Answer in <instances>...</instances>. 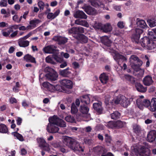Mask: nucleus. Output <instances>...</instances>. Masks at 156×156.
Returning <instances> with one entry per match:
<instances>
[{
	"label": "nucleus",
	"instance_id": "26",
	"mask_svg": "<svg viewBox=\"0 0 156 156\" xmlns=\"http://www.w3.org/2000/svg\"><path fill=\"white\" fill-rule=\"evenodd\" d=\"M74 151H78L83 152L84 151L83 148L80 146L79 143L76 141L73 146L72 148Z\"/></svg>",
	"mask_w": 156,
	"mask_h": 156
},
{
	"label": "nucleus",
	"instance_id": "28",
	"mask_svg": "<svg viewBox=\"0 0 156 156\" xmlns=\"http://www.w3.org/2000/svg\"><path fill=\"white\" fill-rule=\"evenodd\" d=\"M114 59L118 63L120 61L123 62L126 61L127 60L126 58L124 56L119 54L115 55L114 56Z\"/></svg>",
	"mask_w": 156,
	"mask_h": 156
},
{
	"label": "nucleus",
	"instance_id": "4",
	"mask_svg": "<svg viewBox=\"0 0 156 156\" xmlns=\"http://www.w3.org/2000/svg\"><path fill=\"white\" fill-rule=\"evenodd\" d=\"M152 42H153L150 40L149 37H144L142 38L140 40L141 46L143 47L147 48L150 50H152L153 48L152 46Z\"/></svg>",
	"mask_w": 156,
	"mask_h": 156
},
{
	"label": "nucleus",
	"instance_id": "23",
	"mask_svg": "<svg viewBox=\"0 0 156 156\" xmlns=\"http://www.w3.org/2000/svg\"><path fill=\"white\" fill-rule=\"evenodd\" d=\"M136 25L138 27L142 29L147 28V25L145 22L143 20H140L139 18H137Z\"/></svg>",
	"mask_w": 156,
	"mask_h": 156
},
{
	"label": "nucleus",
	"instance_id": "43",
	"mask_svg": "<svg viewBox=\"0 0 156 156\" xmlns=\"http://www.w3.org/2000/svg\"><path fill=\"white\" fill-rule=\"evenodd\" d=\"M78 111L77 106L74 103H73L71 106V113L73 114H75Z\"/></svg>",
	"mask_w": 156,
	"mask_h": 156
},
{
	"label": "nucleus",
	"instance_id": "37",
	"mask_svg": "<svg viewBox=\"0 0 156 156\" xmlns=\"http://www.w3.org/2000/svg\"><path fill=\"white\" fill-rule=\"evenodd\" d=\"M89 109L87 106L84 105H81L80 109V112L83 114H87L89 112Z\"/></svg>",
	"mask_w": 156,
	"mask_h": 156
},
{
	"label": "nucleus",
	"instance_id": "11",
	"mask_svg": "<svg viewBox=\"0 0 156 156\" xmlns=\"http://www.w3.org/2000/svg\"><path fill=\"white\" fill-rule=\"evenodd\" d=\"M54 60L57 62L61 63L60 67L61 68H64L67 66L66 61L64 60L63 57L60 56L54 55Z\"/></svg>",
	"mask_w": 156,
	"mask_h": 156
},
{
	"label": "nucleus",
	"instance_id": "33",
	"mask_svg": "<svg viewBox=\"0 0 156 156\" xmlns=\"http://www.w3.org/2000/svg\"><path fill=\"white\" fill-rule=\"evenodd\" d=\"M54 55L58 56L56 54H53L52 56H48L47 57L45 58L46 62L47 63H50L52 64L55 65L56 64V62L54 61L53 59Z\"/></svg>",
	"mask_w": 156,
	"mask_h": 156
},
{
	"label": "nucleus",
	"instance_id": "10",
	"mask_svg": "<svg viewBox=\"0 0 156 156\" xmlns=\"http://www.w3.org/2000/svg\"><path fill=\"white\" fill-rule=\"evenodd\" d=\"M60 83L63 88L71 89L73 87V82L69 80L63 79L61 80Z\"/></svg>",
	"mask_w": 156,
	"mask_h": 156
},
{
	"label": "nucleus",
	"instance_id": "6",
	"mask_svg": "<svg viewBox=\"0 0 156 156\" xmlns=\"http://www.w3.org/2000/svg\"><path fill=\"white\" fill-rule=\"evenodd\" d=\"M76 141L75 139L66 136L64 138L63 142L64 144L72 149Z\"/></svg>",
	"mask_w": 156,
	"mask_h": 156
},
{
	"label": "nucleus",
	"instance_id": "19",
	"mask_svg": "<svg viewBox=\"0 0 156 156\" xmlns=\"http://www.w3.org/2000/svg\"><path fill=\"white\" fill-rule=\"evenodd\" d=\"M56 85H52L48 82H44L43 83V86L44 87L46 88L47 90L51 92L53 91L55 88ZM57 87V85H56Z\"/></svg>",
	"mask_w": 156,
	"mask_h": 156
},
{
	"label": "nucleus",
	"instance_id": "32",
	"mask_svg": "<svg viewBox=\"0 0 156 156\" xmlns=\"http://www.w3.org/2000/svg\"><path fill=\"white\" fill-rule=\"evenodd\" d=\"M69 68L64 70H60L59 74L60 75L64 77H67L71 74V72L69 71Z\"/></svg>",
	"mask_w": 156,
	"mask_h": 156
},
{
	"label": "nucleus",
	"instance_id": "5",
	"mask_svg": "<svg viewBox=\"0 0 156 156\" xmlns=\"http://www.w3.org/2000/svg\"><path fill=\"white\" fill-rule=\"evenodd\" d=\"M37 140L38 144L39 147L42 150L45 151H49V144L44 138L42 137L38 138L37 139Z\"/></svg>",
	"mask_w": 156,
	"mask_h": 156
},
{
	"label": "nucleus",
	"instance_id": "25",
	"mask_svg": "<svg viewBox=\"0 0 156 156\" xmlns=\"http://www.w3.org/2000/svg\"><path fill=\"white\" fill-rule=\"evenodd\" d=\"M91 4L92 5L95 7H103L104 6L103 3L101 1L96 0H93L91 2Z\"/></svg>",
	"mask_w": 156,
	"mask_h": 156
},
{
	"label": "nucleus",
	"instance_id": "56",
	"mask_svg": "<svg viewBox=\"0 0 156 156\" xmlns=\"http://www.w3.org/2000/svg\"><path fill=\"white\" fill-rule=\"evenodd\" d=\"M76 32L79 33H84V28L82 27H76Z\"/></svg>",
	"mask_w": 156,
	"mask_h": 156
},
{
	"label": "nucleus",
	"instance_id": "1",
	"mask_svg": "<svg viewBox=\"0 0 156 156\" xmlns=\"http://www.w3.org/2000/svg\"><path fill=\"white\" fill-rule=\"evenodd\" d=\"M59 120L60 118L56 115H54L48 118L49 123L46 128V129L48 133H54L58 132L59 128L57 126Z\"/></svg>",
	"mask_w": 156,
	"mask_h": 156
},
{
	"label": "nucleus",
	"instance_id": "41",
	"mask_svg": "<svg viewBox=\"0 0 156 156\" xmlns=\"http://www.w3.org/2000/svg\"><path fill=\"white\" fill-rule=\"evenodd\" d=\"M65 119L66 121L69 122L74 123L76 122L74 117L71 115L66 117Z\"/></svg>",
	"mask_w": 156,
	"mask_h": 156
},
{
	"label": "nucleus",
	"instance_id": "34",
	"mask_svg": "<svg viewBox=\"0 0 156 156\" xmlns=\"http://www.w3.org/2000/svg\"><path fill=\"white\" fill-rule=\"evenodd\" d=\"M8 129L7 126L3 124H0V133H8Z\"/></svg>",
	"mask_w": 156,
	"mask_h": 156
},
{
	"label": "nucleus",
	"instance_id": "52",
	"mask_svg": "<svg viewBox=\"0 0 156 156\" xmlns=\"http://www.w3.org/2000/svg\"><path fill=\"white\" fill-rule=\"evenodd\" d=\"M135 101H136V105L139 108H140V107L142 106L143 101L141 98H136L135 99Z\"/></svg>",
	"mask_w": 156,
	"mask_h": 156
},
{
	"label": "nucleus",
	"instance_id": "48",
	"mask_svg": "<svg viewBox=\"0 0 156 156\" xmlns=\"http://www.w3.org/2000/svg\"><path fill=\"white\" fill-rule=\"evenodd\" d=\"M105 142L108 144H110L111 143L112 139L111 136L108 134H105Z\"/></svg>",
	"mask_w": 156,
	"mask_h": 156
},
{
	"label": "nucleus",
	"instance_id": "55",
	"mask_svg": "<svg viewBox=\"0 0 156 156\" xmlns=\"http://www.w3.org/2000/svg\"><path fill=\"white\" fill-rule=\"evenodd\" d=\"M69 33L70 34H72L73 36L74 37L73 34H79V33L76 32V27H72L69 30Z\"/></svg>",
	"mask_w": 156,
	"mask_h": 156
},
{
	"label": "nucleus",
	"instance_id": "15",
	"mask_svg": "<svg viewBox=\"0 0 156 156\" xmlns=\"http://www.w3.org/2000/svg\"><path fill=\"white\" fill-rule=\"evenodd\" d=\"M143 82L144 84L147 86H149L154 83L152 77L148 75L146 76L144 78Z\"/></svg>",
	"mask_w": 156,
	"mask_h": 156
},
{
	"label": "nucleus",
	"instance_id": "18",
	"mask_svg": "<svg viewBox=\"0 0 156 156\" xmlns=\"http://www.w3.org/2000/svg\"><path fill=\"white\" fill-rule=\"evenodd\" d=\"M134 85H135L137 90L139 92L144 93L147 91V87H144L140 83L136 82Z\"/></svg>",
	"mask_w": 156,
	"mask_h": 156
},
{
	"label": "nucleus",
	"instance_id": "22",
	"mask_svg": "<svg viewBox=\"0 0 156 156\" xmlns=\"http://www.w3.org/2000/svg\"><path fill=\"white\" fill-rule=\"evenodd\" d=\"M149 109L150 111L152 112H154L156 111V98H153L151 99Z\"/></svg>",
	"mask_w": 156,
	"mask_h": 156
},
{
	"label": "nucleus",
	"instance_id": "44",
	"mask_svg": "<svg viewBox=\"0 0 156 156\" xmlns=\"http://www.w3.org/2000/svg\"><path fill=\"white\" fill-rule=\"evenodd\" d=\"M135 99H136L135 97H134V96H132L131 98H130L129 100L127 101H126L125 100L123 103V105H129L130 104V102L133 101L134 102H135Z\"/></svg>",
	"mask_w": 156,
	"mask_h": 156
},
{
	"label": "nucleus",
	"instance_id": "53",
	"mask_svg": "<svg viewBox=\"0 0 156 156\" xmlns=\"http://www.w3.org/2000/svg\"><path fill=\"white\" fill-rule=\"evenodd\" d=\"M151 102L149 100L147 99H144L143 101V103L142 106H144L145 107H148L150 106Z\"/></svg>",
	"mask_w": 156,
	"mask_h": 156
},
{
	"label": "nucleus",
	"instance_id": "35",
	"mask_svg": "<svg viewBox=\"0 0 156 156\" xmlns=\"http://www.w3.org/2000/svg\"><path fill=\"white\" fill-rule=\"evenodd\" d=\"M121 116L120 113L118 111H115L111 114L112 119L116 120L119 119Z\"/></svg>",
	"mask_w": 156,
	"mask_h": 156
},
{
	"label": "nucleus",
	"instance_id": "21",
	"mask_svg": "<svg viewBox=\"0 0 156 156\" xmlns=\"http://www.w3.org/2000/svg\"><path fill=\"white\" fill-rule=\"evenodd\" d=\"M23 58L27 62L36 63L35 58L29 54L25 55L24 56Z\"/></svg>",
	"mask_w": 156,
	"mask_h": 156
},
{
	"label": "nucleus",
	"instance_id": "16",
	"mask_svg": "<svg viewBox=\"0 0 156 156\" xmlns=\"http://www.w3.org/2000/svg\"><path fill=\"white\" fill-rule=\"evenodd\" d=\"M93 108L94 110L99 114H101L103 111V108L101 102L94 103L93 104Z\"/></svg>",
	"mask_w": 156,
	"mask_h": 156
},
{
	"label": "nucleus",
	"instance_id": "12",
	"mask_svg": "<svg viewBox=\"0 0 156 156\" xmlns=\"http://www.w3.org/2000/svg\"><path fill=\"white\" fill-rule=\"evenodd\" d=\"M53 40L57 41L59 45L64 44L68 41V39L66 37L60 36H55L53 37Z\"/></svg>",
	"mask_w": 156,
	"mask_h": 156
},
{
	"label": "nucleus",
	"instance_id": "14",
	"mask_svg": "<svg viewBox=\"0 0 156 156\" xmlns=\"http://www.w3.org/2000/svg\"><path fill=\"white\" fill-rule=\"evenodd\" d=\"M156 138V131L152 130L150 131L148 134L147 140L150 142L154 141Z\"/></svg>",
	"mask_w": 156,
	"mask_h": 156
},
{
	"label": "nucleus",
	"instance_id": "50",
	"mask_svg": "<svg viewBox=\"0 0 156 156\" xmlns=\"http://www.w3.org/2000/svg\"><path fill=\"white\" fill-rule=\"evenodd\" d=\"M136 62V63H134V65H132V66H134L137 68L140 67L142 65L143 63L142 61L139 58Z\"/></svg>",
	"mask_w": 156,
	"mask_h": 156
},
{
	"label": "nucleus",
	"instance_id": "59",
	"mask_svg": "<svg viewBox=\"0 0 156 156\" xmlns=\"http://www.w3.org/2000/svg\"><path fill=\"white\" fill-rule=\"evenodd\" d=\"M38 5L41 10H42L44 9V3L42 1H40L38 3Z\"/></svg>",
	"mask_w": 156,
	"mask_h": 156
},
{
	"label": "nucleus",
	"instance_id": "47",
	"mask_svg": "<svg viewBox=\"0 0 156 156\" xmlns=\"http://www.w3.org/2000/svg\"><path fill=\"white\" fill-rule=\"evenodd\" d=\"M115 128L119 129L123 127V124L121 121H115Z\"/></svg>",
	"mask_w": 156,
	"mask_h": 156
},
{
	"label": "nucleus",
	"instance_id": "62",
	"mask_svg": "<svg viewBox=\"0 0 156 156\" xmlns=\"http://www.w3.org/2000/svg\"><path fill=\"white\" fill-rule=\"evenodd\" d=\"M140 146L137 148H135L134 149V152L136 154H139L140 155Z\"/></svg>",
	"mask_w": 156,
	"mask_h": 156
},
{
	"label": "nucleus",
	"instance_id": "38",
	"mask_svg": "<svg viewBox=\"0 0 156 156\" xmlns=\"http://www.w3.org/2000/svg\"><path fill=\"white\" fill-rule=\"evenodd\" d=\"M41 22V20L38 19H34L33 20L30 21L29 23L30 25L32 26L33 28H35L36 27V25L39 23Z\"/></svg>",
	"mask_w": 156,
	"mask_h": 156
},
{
	"label": "nucleus",
	"instance_id": "29",
	"mask_svg": "<svg viewBox=\"0 0 156 156\" xmlns=\"http://www.w3.org/2000/svg\"><path fill=\"white\" fill-rule=\"evenodd\" d=\"M18 43L20 47H26L29 46V42L27 41H24L22 39H20L18 40Z\"/></svg>",
	"mask_w": 156,
	"mask_h": 156
},
{
	"label": "nucleus",
	"instance_id": "60",
	"mask_svg": "<svg viewBox=\"0 0 156 156\" xmlns=\"http://www.w3.org/2000/svg\"><path fill=\"white\" fill-rule=\"evenodd\" d=\"M32 34L33 33L32 32H30L26 36H24L23 37L20 38V39H22L23 40H25L31 36Z\"/></svg>",
	"mask_w": 156,
	"mask_h": 156
},
{
	"label": "nucleus",
	"instance_id": "51",
	"mask_svg": "<svg viewBox=\"0 0 156 156\" xmlns=\"http://www.w3.org/2000/svg\"><path fill=\"white\" fill-rule=\"evenodd\" d=\"M59 126L61 127H65L66 126V123L62 119L60 118V120H59L58 126Z\"/></svg>",
	"mask_w": 156,
	"mask_h": 156
},
{
	"label": "nucleus",
	"instance_id": "64",
	"mask_svg": "<svg viewBox=\"0 0 156 156\" xmlns=\"http://www.w3.org/2000/svg\"><path fill=\"white\" fill-rule=\"evenodd\" d=\"M117 26L119 28L121 29L123 28L124 27L123 22L122 21L119 22L117 24Z\"/></svg>",
	"mask_w": 156,
	"mask_h": 156
},
{
	"label": "nucleus",
	"instance_id": "46",
	"mask_svg": "<svg viewBox=\"0 0 156 156\" xmlns=\"http://www.w3.org/2000/svg\"><path fill=\"white\" fill-rule=\"evenodd\" d=\"M133 131L139 136H140V133L141 131L140 128L139 126L135 125L133 128Z\"/></svg>",
	"mask_w": 156,
	"mask_h": 156
},
{
	"label": "nucleus",
	"instance_id": "17",
	"mask_svg": "<svg viewBox=\"0 0 156 156\" xmlns=\"http://www.w3.org/2000/svg\"><path fill=\"white\" fill-rule=\"evenodd\" d=\"M46 77L51 81H55L57 80L58 75L56 71L52 73H47L45 75Z\"/></svg>",
	"mask_w": 156,
	"mask_h": 156
},
{
	"label": "nucleus",
	"instance_id": "58",
	"mask_svg": "<svg viewBox=\"0 0 156 156\" xmlns=\"http://www.w3.org/2000/svg\"><path fill=\"white\" fill-rule=\"evenodd\" d=\"M47 18L48 19H53L55 18L54 13L52 12H49L47 16Z\"/></svg>",
	"mask_w": 156,
	"mask_h": 156
},
{
	"label": "nucleus",
	"instance_id": "61",
	"mask_svg": "<svg viewBox=\"0 0 156 156\" xmlns=\"http://www.w3.org/2000/svg\"><path fill=\"white\" fill-rule=\"evenodd\" d=\"M22 105L25 108H26L28 107L29 104L27 102L26 100H24L22 103Z\"/></svg>",
	"mask_w": 156,
	"mask_h": 156
},
{
	"label": "nucleus",
	"instance_id": "63",
	"mask_svg": "<svg viewBox=\"0 0 156 156\" xmlns=\"http://www.w3.org/2000/svg\"><path fill=\"white\" fill-rule=\"evenodd\" d=\"M72 65L73 67L75 69L78 68L79 67V65L78 62H74L73 63Z\"/></svg>",
	"mask_w": 156,
	"mask_h": 156
},
{
	"label": "nucleus",
	"instance_id": "31",
	"mask_svg": "<svg viewBox=\"0 0 156 156\" xmlns=\"http://www.w3.org/2000/svg\"><path fill=\"white\" fill-rule=\"evenodd\" d=\"M112 27L109 23H107L102 26V30L105 33H107L112 31Z\"/></svg>",
	"mask_w": 156,
	"mask_h": 156
},
{
	"label": "nucleus",
	"instance_id": "42",
	"mask_svg": "<svg viewBox=\"0 0 156 156\" xmlns=\"http://www.w3.org/2000/svg\"><path fill=\"white\" fill-rule=\"evenodd\" d=\"M148 37L151 41L153 42L154 41H156V34H154L152 31H150L148 32Z\"/></svg>",
	"mask_w": 156,
	"mask_h": 156
},
{
	"label": "nucleus",
	"instance_id": "49",
	"mask_svg": "<svg viewBox=\"0 0 156 156\" xmlns=\"http://www.w3.org/2000/svg\"><path fill=\"white\" fill-rule=\"evenodd\" d=\"M20 84L19 82H17L16 83V85L14 86L12 88L13 91L15 92H18L19 91V88L20 87Z\"/></svg>",
	"mask_w": 156,
	"mask_h": 156
},
{
	"label": "nucleus",
	"instance_id": "8",
	"mask_svg": "<svg viewBox=\"0 0 156 156\" xmlns=\"http://www.w3.org/2000/svg\"><path fill=\"white\" fill-rule=\"evenodd\" d=\"M83 8L84 11L88 15H95L97 14V10L90 5H85Z\"/></svg>",
	"mask_w": 156,
	"mask_h": 156
},
{
	"label": "nucleus",
	"instance_id": "7",
	"mask_svg": "<svg viewBox=\"0 0 156 156\" xmlns=\"http://www.w3.org/2000/svg\"><path fill=\"white\" fill-rule=\"evenodd\" d=\"M74 37L77 40L80 41L82 43H86L88 40V38L84 35L79 33L74 34H73Z\"/></svg>",
	"mask_w": 156,
	"mask_h": 156
},
{
	"label": "nucleus",
	"instance_id": "2",
	"mask_svg": "<svg viewBox=\"0 0 156 156\" xmlns=\"http://www.w3.org/2000/svg\"><path fill=\"white\" fill-rule=\"evenodd\" d=\"M151 146L146 142H144L142 145L140 146V155L143 156H150Z\"/></svg>",
	"mask_w": 156,
	"mask_h": 156
},
{
	"label": "nucleus",
	"instance_id": "3",
	"mask_svg": "<svg viewBox=\"0 0 156 156\" xmlns=\"http://www.w3.org/2000/svg\"><path fill=\"white\" fill-rule=\"evenodd\" d=\"M143 30L139 28H136L133 31L131 37L132 41L134 43L138 44L139 42L141 35L143 33Z\"/></svg>",
	"mask_w": 156,
	"mask_h": 156
},
{
	"label": "nucleus",
	"instance_id": "40",
	"mask_svg": "<svg viewBox=\"0 0 156 156\" xmlns=\"http://www.w3.org/2000/svg\"><path fill=\"white\" fill-rule=\"evenodd\" d=\"M12 134L14 136L16 137L17 139L19 140L23 141L24 140L23 136L20 133L16 132H12Z\"/></svg>",
	"mask_w": 156,
	"mask_h": 156
},
{
	"label": "nucleus",
	"instance_id": "39",
	"mask_svg": "<svg viewBox=\"0 0 156 156\" xmlns=\"http://www.w3.org/2000/svg\"><path fill=\"white\" fill-rule=\"evenodd\" d=\"M115 121H110L105 123V126L109 128H115Z\"/></svg>",
	"mask_w": 156,
	"mask_h": 156
},
{
	"label": "nucleus",
	"instance_id": "27",
	"mask_svg": "<svg viewBox=\"0 0 156 156\" xmlns=\"http://www.w3.org/2000/svg\"><path fill=\"white\" fill-rule=\"evenodd\" d=\"M94 151L95 153L98 155L104 154V150L101 146H97L94 148Z\"/></svg>",
	"mask_w": 156,
	"mask_h": 156
},
{
	"label": "nucleus",
	"instance_id": "36",
	"mask_svg": "<svg viewBox=\"0 0 156 156\" xmlns=\"http://www.w3.org/2000/svg\"><path fill=\"white\" fill-rule=\"evenodd\" d=\"M101 41L103 44L108 47H110L112 43V41L108 38H105L102 39Z\"/></svg>",
	"mask_w": 156,
	"mask_h": 156
},
{
	"label": "nucleus",
	"instance_id": "45",
	"mask_svg": "<svg viewBox=\"0 0 156 156\" xmlns=\"http://www.w3.org/2000/svg\"><path fill=\"white\" fill-rule=\"evenodd\" d=\"M149 25L151 27L156 26V20L152 19L147 21Z\"/></svg>",
	"mask_w": 156,
	"mask_h": 156
},
{
	"label": "nucleus",
	"instance_id": "13",
	"mask_svg": "<svg viewBox=\"0 0 156 156\" xmlns=\"http://www.w3.org/2000/svg\"><path fill=\"white\" fill-rule=\"evenodd\" d=\"M73 16L76 18H80L86 19L87 18V16L84 12L79 10H77L74 12Z\"/></svg>",
	"mask_w": 156,
	"mask_h": 156
},
{
	"label": "nucleus",
	"instance_id": "54",
	"mask_svg": "<svg viewBox=\"0 0 156 156\" xmlns=\"http://www.w3.org/2000/svg\"><path fill=\"white\" fill-rule=\"evenodd\" d=\"M44 71L45 72L48 73H52L55 71L53 69L48 66L46 67L45 68Z\"/></svg>",
	"mask_w": 156,
	"mask_h": 156
},
{
	"label": "nucleus",
	"instance_id": "24",
	"mask_svg": "<svg viewBox=\"0 0 156 156\" xmlns=\"http://www.w3.org/2000/svg\"><path fill=\"white\" fill-rule=\"evenodd\" d=\"M108 76L105 73L101 74L99 76V79L101 83L104 84H106L108 80Z\"/></svg>",
	"mask_w": 156,
	"mask_h": 156
},
{
	"label": "nucleus",
	"instance_id": "20",
	"mask_svg": "<svg viewBox=\"0 0 156 156\" xmlns=\"http://www.w3.org/2000/svg\"><path fill=\"white\" fill-rule=\"evenodd\" d=\"M124 78L127 82L131 84L132 85H134V84L136 82L135 79L129 75H125L124 76Z\"/></svg>",
	"mask_w": 156,
	"mask_h": 156
},
{
	"label": "nucleus",
	"instance_id": "30",
	"mask_svg": "<svg viewBox=\"0 0 156 156\" xmlns=\"http://www.w3.org/2000/svg\"><path fill=\"white\" fill-rule=\"evenodd\" d=\"M80 101L86 105L89 104L90 102V99L89 95H83L80 98Z\"/></svg>",
	"mask_w": 156,
	"mask_h": 156
},
{
	"label": "nucleus",
	"instance_id": "57",
	"mask_svg": "<svg viewBox=\"0 0 156 156\" xmlns=\"http://www.w3.org/2000/svg\"><path fill=\"white\" fill-rule=\"evenodd\" d=\"M102 24L100 23H96L94 24L95 28L98 29H100L101 30H102Z\"/></svg>",
	"mask_w": 156,
	"mask_h": 156
},
{
	"label": "nucleus",
	"instance_id": "9",
	"mask_svg": "<svg viewBox=\"0 0 156 156\" xmlns=\"http://www.w3.org/2000/svg\"><path fill=\"white\" fill-rule=\"evenodd\" d=\"M56 48V47L54 45H51L44 47L43 48V51L46 53H52L55 54L57 53V51Z\"/></svg>",
	"mask_w": 156,
	"mask_h": 156
}]
</instances>
